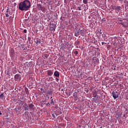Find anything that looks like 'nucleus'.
Instances as JSON below:
<instances>
[{"label": "nucleus", "mask_w": 128, "mask_h": 128, "mask_svg": "<svg viewBox=\"0 0 128 128\" xmlns=\"http://www.w3.org/2000/svg\"><path fill=\"white\" fill-rule=\"evenodd\" d=\"M14 72H16V70H14Z\"/></svg>", "instance_id": "4d7b16f0"}, {"label": "nucleus", "mask_w": 128, "mask_h": 128, "mask_svg": "<svg viewBox=\"0 0 128 128\" xmlns=\"http://www.w3.org/2000/svg\"><path fill=\"white\" fill-rule=\"evenodd\" d=\"M88 2V0H83V3L84 4H86Z\"/></svg>", "instance_id": "393cba45"}, {"label": "nucleus", "mask_w": 128, "mask_h": 128, "mask_svg": "<svg viewBox=\"0 0 128 128\" xmlns=\"http://www.w3.org/2000/svg\"><path fill=\"white\" fill-rule=\"evenodd\" d=\"M52 117L53 118H56V116L54 115V114H52Z\"/></svg>", "instance_id": "7c9ffc66"}, {"label": "nucleus", "mask_w": 128, "mask_h": 128, "mask_svg": "<svg viewBox=\"0 0 128 128\" xmlns=\"http://www.w3.org/2000/svg\"><path fill=\"white\" fill-rule=\"evenodd\" d=\"M47 94H48L49 96H52V90H48L47 91Z\"/></svg>", "instance_id": "a211bd4d"}, {"label": "nucleus", "mask_w": 128, "mask_h": 128, "mask_svg": "<svg viewBox=\"0 0 128 128\" xmlns=\"http://www.w3.org/2000/svg\"><path fill=\"white\" fill-rule=\"evenodd\" d=\"M24 90L26 94L28 96V94H30V92H28V89L26 88H25Z\"/></svg>", "instance_id": "412c9836"}, {"label": "nucleus", "mask_w": 128, "mask_h": 128, "mask_svg": "<svg viewBox=\"0 0 128 128\" xmlns=\"http://www.w3.org/2000/svg\"><path fill=\"white\" fill-rule=\"evenodd\" d=\"M2 112H0V116H2Z\"/></svg>", "instance_id": "49530a36"}, {"label": "nucleus", "mask_w": 128, "mask_h": 128, "mask_svg": "<svg viewBox=\"0 0 128 128\" xmlns=\"http://www.w3.org/2000/svg\"><path fill=\"white\" fill-rule=\"evenodd\" d=\"M20 108H22L20 106L18 107V110H20Z\"/></svg>", "instance_id": "e433bc0d"}, {"label": "nucleus", "mask_w": 128, "mask_h": 128, "mask_svg": "<svg viewBox=\"0 0 128 128\" xmlns=\"http://www.w3.org/2000/svg\"><path fill=\"white\" fill-rule=\"evenodd\" d=\"M12 12H10V8H8H8L6 11V18H8L10 16V15L8 14H12Z\"/></svg>", "instance_id": "0eeeda50"}, {"label": "nucleus", "mask_w": 128, "mask_h": 128, "mask_svg": "<svg viewBox=\"0 0 128 128\" xmlns=\"http://www.w3.org/2000/svg\"><path fill=\"white\" fill-rule=\"evenodd\" d=\"M46 106H50V102H48L47 104H45Z\"/></svg>", "instance_id": "c85d7f7f"}, {"label": "nucleus", "mask_w": 128, "mask_h": 128, "mask_svg": "<svg viewBox=\"0 0 128 128\" xmlns=\"http://www.w3.org/2000/svg\"><path fill=\"white\" fill-rule=\"evenodd\" d=\"M50 98H51V100H52V97H51Z\"/></svg>", "instance_id": "de8ad7c7"}, {"label": "nucleus", "mask_w": 128, "mask_h": 128, "mask_svg": "<svg viewBox=\"0 0 128 128\" xmlns=\"http://www.w3.org/2000/svg\"><path fill=\"white\" fill-rule=\"evenodd\" d=\"M24 34H26V30H24Z\"/></svg>", "instance_id": "72a5a7b5"}, {"label": "nucleus", "mask_w": 128, "mask_h": 128, "mask_svg": "<svg viewBox=\"0 0 128 128\" xmlns=\"http://www.w3.org/2000/svg\"><path fill=\"white\" fill-rule=\"evenodd\" d=\"M28 19H26V20H25V21H26V22H28Z\"/></svg>", "instance_id": "a19ab883"}, {"label": "nucleus", "mask_w": 128, "mask_h": 128, "mask_svg": "<svg viewBox=\"0 0 128 128\" xmlns=\"http://www.w3.org/2000/svg\"><path fill=\"white\" fill-rule=\"evenodd\" d=\"M28 40L30 42V44L32 43L31 42H32V38H28Z\"/></svg>", "instance_id": "a878e982"}, {"label": "nucleus", "mask_w": 128, "mask_h": 128, "mask_svg": "<svg viewBox=\"0 0 128 128\" xmlns=\"http://www.w3.org/2000/svg\"><path fill=\"white\" fill-rule=\"evenodd\" d=\"M104 98H105V96H104Z\"/></svg>", "instance_id": "6e6d98bb"}, {"label": "nucleus", "mask_w": 128, "mask_h": 128, "mask_svg": "<svg viewBox=\"0 0 128 128\" xmlns=\"http://www.w3.org/2000/svg\"><path fill=\"white\" fill-rule=\"evenodd\" d=\"M32 5L30 2L28 0H24L20 2L18 4V10L21 12H26L30 8Z\"/></svg>", "instance_id": "f257e3e1"}, {"label": "nucleus", "mask_w": 128, "mask_h": 128, "mask_svg": "<svg viewBox=\"0 0 128 128\" xmlns=\"http://www.w3.org/2000/svg\"><path fill=\"white\" fill-rule=\"evenodd\" d=\"M100 128H102V126H100Z\"/></svg>", "instance_id": "09e8293b"}, {"label": "nucleus", "mask_w": 128, "mask_h": 128, "mask_svg": "<svg viewBox=\"0 0 128 128\" xmlns=\"http://www.w3.org/2000/svg\"><path fill=\"white\" fill-rule=\"evenodd\" d=\"M54 76L56 78H60V72H58V71H56L54 72Z\"/></svg>", "instance_id": "f8f14e48"}, {"label": "nucleus", "mask_w": 128, "mask_h": 128, "mask_svg": "<svg viewBox=\"0 0 128 128\" xmlns=\"http://www.w3.org/2000/svg\"><path fill=\"white\" fill-rule=\"evenodd\" d=\"M24 106H28V104H24Z\"/></svg>", "instance_id": "ea45409f"}, {"label": "nucleus", "mask_w": 128, "mask_h": 128, "mask_svg": "<svg viewBox=\"0 0 128 128\" xmlns=\"http://www.w3.org/2000/svg\"><path fill=\"white\" fill-rule=\"evenodd\" d=\"M14 80L16 82H20V80H22V75L16 74L14 76Z\"/></svg>", "instance_id": "20e7f679"}, {"label": "nucleus", "mask_w": 128, "mask_h": 128, "mask_svg": "<svg viewBox=\"0 0 128 128\" xmlns=\"http://www.w3.org/2000/svg\"><path fill=\"white\" fill-rule=\"evenodd\" d=\"M74 54H78V50H76L74 52Z\"/></svg>", "instance_id": "c756f323"}, {"label": "nucleus", "mask_w": 128, "mask_h": 128, "mask_svg": "<svg viewBox=\"0 0 128 128\" xmlns=\"http://www.w3.org/2000/svg\"><path fill=\"white\" fill-rule=\"evenodd\" d=\"M40 90H41V92H44V94H46V91H45V90H44V88H40Z\"/></svg>", "instance_id": "bb28decb"}, {"label": "nucleus", "mask_w": 128, "mask_h": 128, "mask_svg": "<svg viewBox=\"0 0 128 128\" xmlns=\"http://www.w3.org/2000/svg\"><path fill=\"white\" fill-rule=\"evenodd\" d=\"M62 114V112H58V114Z\"/></svg>", "instance_id": "4c0bfd02"}, {"label": "nucleus", "mask_w": 128, "mask_h": 128, "mask_svg": "<svg viewBox=\"0 0 128 128\" xmlns=\"http://www.w3.org/2000/svg\"><path fill=\"white\" fill-rule=\"evenodd\" d=\"M61 90H62V92H64V89L62 88V89Z\"/></svg>", "instance_id": "a18cd8bd"}, {"label": "nucleus", "mask_w": 128, "mask_h": 128, "mask_svg": "<svg viewBox=\"0 0 128 128\" xmlns=\"http://www.w3.org/2000/svg\"><path fill=\"white\" fill-rule=\"evenodd\" d=\"M116 10V12L117 14H118V12H122V7L120 6H117L115 8Z\"/></svg>", "instance_id": "423d86ee"}, {"label": "nucleus", "mask_w": 128, "mask_h": 128, "mask_svg": "<svg viewBox=\"0 0 128 128\" xmlns=\"http://www.w3.org/2000/svg\"><path fill=\"white\" fill-rule=\"evenodd\" d=\"M10 56H12V57L14 56V50L12 48L10 50Z\"/></svg>", "instance_id": "9b49d317"}, {"label": "nucleus", "mask_w": 128, "mask_h": 128, "mask_svg": "<svg viewBox=\"0 0 128 128\" xmlns=\"http://www.w3.org/2000/svg\"><path fill=\"white\" fill-rule=\"evenodd\" d=\"M118 24H122L124 26V28H128V21L126 19H124L122 20H119Z\"/></svg>", "instance_id": "f03ea898"}, {"label": "nucleus", "mask_w": 128, "mask_h": 128, "mask_svg": "<svg viewBox=\"0 0 128 128\" xmlns=\"http://www.w3.org/2000/svg\"><path fill=\"white\" fill-rule=\"evenodd\" d=\"M56 82H58V80H60L58 79V78H56Z\"/></svg>", "instance_id": "c9c22d12"}, {"label": "nucleus", "mask_w": 128, "mask_h": 128, "mask_svg": "<svg viewBox=\"0 0 128 128\" xmlns=\"http://www.w3.org/2000/svg\"><path fill=\"white\" fill-rule=\"evenodd\" d=\"M102 22H106V18H104L102 20Z\"/></svg>", "instance_id": "2f4dec72"}, {"label": "nucleus", "mask_w": 128, "mask_h": 128, "mask_svg": "<svg viewBox=\"0 0 128 128\" xmlns=\"http://www.w3.org/2000/svg\"><path fill=\"white\" fill-rule=\"evenodd\" d=\"M24 50H25V48H24Z\"/></svg>", "instance_id": "3c124183"}, {"label": "nucleus", "mask_w": 128, "mask_h": 128, "mask_svg": "<svg viewBox=\"0 0 128 128\" xmlns=\"http://www.w3.org/2000/svg\"><path fill=\"white\" fill-rule=\"evenodd\" d=\"M78 10H82V8L80 6H78Z\"/></svg>", "instance_id": "473e14b6"}, {"label": "nucleus", "mask_w": 128, "mask_h": 128, "mask_svg": "<svg viewBox=\"0 0 128 128\" xmlns=\"http://www.w3.org/2000/svg\"><path fill=\"white\" fill-rule=\"evenodd\" d=\"M122 114L120 113H117L116 114V118H121Z\"/></svg>", "instance_id": "4468645a"}, {"label": "nucleus", "mask_w": 128, "mask_h": 128, "mask_svg": "<svg viewBox=\"0 0 128 128\" xmlns=\"http://www.w3.org/2000/svg\"><path fill=\"white\" fill-rule=\"evenodd\" d=\"M70 94H72V92H70Z\"/></svg>", "instance_id": "5fc2aeb1"}, {"label": "nucleus", "mask_w": 128, "mask_h": 128, "mask_svg": "<svg viewBox=\"0 0 128 128\" xmlns=\"http://www.w3.org/2000/svg\"><path fill=\"white\" fill-rule=\"evenodd\" d=\"M120 1V2L122 4V2H124V0H118Z\"/></svg>", "instance_id": "58836bf2"}, {"label": "nucleus", "mask_w": 128, "mask_h": 128, "mask_svg": "<svg viewBox=\"0 0 128 128\" xmlns=\"http://www.w3.org/2000/svg\"><path fill=\"white\" fill-rule=\"evenodd\" d=\"M93 96L94 98H93L92 100H98V94H93Z\"/></svg>", "instance_id": "6ab92c4d"}, {"label": "nucleus", "mask_w": 128, "mask_h": 128, "mask_svg": "<svg viewBox=\"0 0 128 128\" xmlns=\"http://www.w3.org/2000/svg\"><path fill=\"white\" fill-rule=\"evenodd\" d=\"M73 96L74 98H78V93L76 92H74L73 94Z\"/></svg>", "instance_id": "aec40b11"}, {"label": "nucleus", "mask_w": 128, "mask_h": 128, "mask_svg": "<svg viewBox=\"0 0 128 128\" xmlns=\"http://www.w3.org/2000/svg\"><path fill=\"white\" fill-rule=\"evenodd\" d=\"M40 2L42 4V1H39L37 4V8L39 10H42V4H40Z\"/></svg>", "instance_id": "39448f33"}, {"label": "nucleus", "mask_w": 128, "mask_h": 128, "mask_svg": "<svg viewBox=\"0 0 128 128\" xmlns=\"http://www.w3.org/2000/svg\"><path fill=\"white\" fill-rule=\"evenodd\" d=\"M102 45H104V44H106V43H105L104 42H102Z\"/></svg>", "instance_id": "79ce46f5"}, {"label": "nucleus", "mask_w": 128, "mask_h": 128, "mask_svg": "<svg viewBox=\"0 0 128 128\" xmlns=\"http://www.w3.org/2000/svg\"><path fill=\"white\" fill-rule=\"evenodd\" d=\"M34 42L36 44H40V40L38 38H36L34 39Z\"/></svg>", "instance_id": "9d476101"}, {"label": "nucleus", "mask_w": 128, "mask_h": 128, "mask_svg": "<svg viewBox=\"0 0 128 128\" xmlns=\"http://www.w3.org/2000/svg\"><path fill=\"white\" fill-rule=\"evenodd\" d=\"M28 107L30 110H34V104H28Z\"/></svg>", "instance_id": "6e6552de"}, {"label": "nucleus", "mask_w": 128, "mask_h": 128, "mask_svg": "<svg viewBox=\"0 0 128 128\" xmlns=\"http://www.w3.org/2000/svg\"><path fill=\"white\" fill-rule=\"evenodd\" d=\"M80 42L78 40H77L75 42V45L76 46H80Z\"/></svg>", "instance_id": "4be33fe9"}, {"label": "nucleus", "mask_w": 128, "mask_h": 128, "mask_svg": "<svg viewBox=\"0 0 128 128\" xmlns=\"http://www.w3.org/2000/svg\"><path fill=\"white\" fill-rule=\"evenodd\" d=\"M50 104H54V99H52L51 100V102H50Z\"/></svg>", "instance_id": "cd10ccee"}, {"label": "nucleus", "mask_w": 128, "mask_h": 128, "mask_svg": "<svg viewBox=\"0 0 128 128\" xmlns=\"http://www.w3.org/2000/svg\"><path fill=\"white\" fill-rule=\"evenodd\" d=\"M50 28L52 30H56V24H51Z\"/></svg>", "instance_id": "2eb2a0df"}, {"label": "nucleus", "mask_w": 128, "mask_h": 128, "mask_svg": "<svg viewBox=\"0 0 128 128\" xmlns=\"http://www.w3.org/2000/svg\"><path fill=\"white\" fill-rule=\"evenodd\" d=\"M69 96H70V94H69Z\"/></svg>", "instance_id": "864d4df0"}, {"label": "nucleus", "mask_w": 128, "mask_h": 128, "mask_svg": "<svg viewBox=\"0 0 128 128\" xmlns=\"http://www.w3.org/2000/svg\"><path fill=\"white\" fill-rule=\"evenodd\" d=\"M79 31H80V36H84V30H80V29H79Z\"/></svg>", "instance_id": "dca6fc26"}, {"label": "nucleus", "mask_w": 128, "mask_h": 128, "mask_svg": "<svg viewBox=\"0 0 128 128\" xmlns=\"http://www.w3.org/2000/svg\"><path fill=\"white\" fill-rule=\"evenodd\" d=\"M47 74L48 76H52V74H54V72L52 71L49 70L47 71Z\"/></svg>", "instance_id": "ddd939ff"}, {"label": "nucleus", "mask_w": 128, "mask_h": 128, "mask_svg": "<svg viewBox=\"0 0 128 128\" xmlns=\"http://www.w3.org/2000/svg\"><path fill=\"white\" fill-rule=\"evenodd\" d=\"M24 110H29L28 106H24Z\"/></svg>", "instance_id": "b1692460"}, {"label": "nucleus", "mask_w": 128, "mask_h": 128, "mask_svg": "<svg viewBox=\"0 0 128 128\" xmlns=\"http://www.w3.org/2000/svg\"><path fill=\"white\" fill-rule=\"evenodd\" d=\"M18 102L20 104H22V101L21 100H19Z\"/></svg>", "instance_id": "f704fd0d"}, {"label": "nucleus", "mask_w": 128, "mask_h": 128, "mask_svg": "<svg viewBox=\"0 0 128 128\" xmlns=\"http://www.w3.org/2000/svg\"><path fill=\"white\" fill-rule=\"evenodd\" d=\"M112 95L114 100H116L118 98V96H120V92H116V90H114L112 92Z\"/></svg>", "instance_id": "7ed1b4c3"}, {"label": "nucleus", "mask_w": 128, "mask_h": 128, "mask_svg": "<svg viewBox=\"0 0 128 128\" xmlns=\"http://www.w3.org/2000/svg\"><path fill=\"white\" fill-rule=\"evenodd\" d=\"M18 72H20L18 71Z\"/></svg>", "instance_id": "603ef678"}, {"label": "nucleus", "mask_w": 128, "mask_h": 128, "mask_svg": "<svg viewBox=\"0 0 128 128\" xmlns=\"http://www.w3.org/2000/svg\"><path fill=\"white\" fill-rule=\"evenodd\" d=\"M92 61L94 64H98V62L99 60L98 58H96V57H94L92 58Z\"/></svg>", "instance_id": "1a4fd4ad"}, {"label": "nucleus", "mask_w": 128, "mask_h": 128, "mask_svg": "<svg viewBox=\"0 0 128 128\" xmlns=\"http://www.w3.org/2000/svg\"><path fill=\"white\" fill-rule=\"evenodd\" d=\"M124 118H126V114L123 116Z\"/></svg>", "instance_id": "37998d69"}, {"label": "nucleus", "mask_w": 128, "mask_h": 128, "mask_svg": "<svg viewBox=\"0 0 128 128\" xmlns=\"http://www.w3.org/2000/svg\"><path fill=\"white\" fill-rule=\"evenodd\" d=\"M80 34V29H78V30H76V32H74V36H78Z\"/></svg>", "instance_id": "f3484780"}, {"label": "nucleus", "mask_w": 128, "mask_h": 128, "mask_svg": "<svg viewBox=\"0 0 128 128\" xmlns=\"http://www.w3.org/2000/svg\"><path fill=\"white\" fill-rule=\"evenodd\" d=\"M125 8H126V6Z\"/></svg>", "instance_id": "8fccbe9b"}, {"label": "nucleus", "mask_w": 128, "mask_h": 128, "mask_svg": "<svg viewBox=\"0 0 128 128\" xmlns=\"http://www.w3.org/2000/svg\"><path fill=\"white\" fill-rule=\"evenodd\" d=\"M22 48H24V45H22Z\"/></svg>", "instance_id": "c03bdc74"}, {"label": "nucleus", "mask_w": 128, "mask_h": 128, "mask_svg": "<svg viewBox=\"0 0 128 128\" xmlns=\"http://www.w3.org/2000/svg\"><path fill=\"white\" fill-rule=\"evenodd\" d=\"M4 98V93H1V94L0 95V98H2V100Z\"/></svg>", "instance_id": "5701e85b"}]
</instances>
